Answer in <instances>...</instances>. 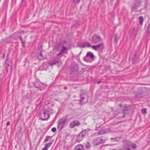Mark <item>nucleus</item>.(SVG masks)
<instances>
[{"instance_id":"1","label":"nucleus","mask_w":150,"mask_h":150,"mask_svg":"<svg viewBox=\"0 0 150 150\" xmlns=\"http://www.w3.org/2000/svg\"><path fill=\"white\" fill-rule=\"evenodd\" d=\"M89 130V129H85L82 131L78 135L76 136V139L75 142L76 143H79L81 141L85 136L88 134L87 130Z\"/></svg>"},{"instance_id":"2","label":"nucleus","mask_w":150,"mask_h":150,"mask_svg":"<svg viewBox=\"0 0 150 150\" xmlns=\"http://www.w3.org/2000/svg\"><path fill=\"white\" fill-rule=\"evenodd\" d=\"M80 96L81 98L79 100L80 104H84L87 102L88 96L86 92L84 91L82 92L80 94Z\"/></svg>"},{"instance_id":"3","label":"nucleus","mask_w":150,"mask_h":150,"mask_svg":"<svg viewBox=\"0 0 150 150\" xmlns=\"http://www.w3.org/2000/svg\"><path fill=\"white\" fill-rule=\"evenodd\" d=\"M33 83L36 88H40V90L41 91L42 89H45L47 86L46 85L42 83L38 79L36 80Z\"/></svg>"},{"instance_id":"4","label":"nucleus","mask_w":150,"mask_h":150,"mask_svg":"<svg viewBox=\"0 0 150 150\" xmlns=\"http://www.w3.org/2000/svg\"><path fill=\"white\" fill-rule=\"evenodd\" d=\"M66 120L65 118L63 117L59 120L58 122V127L62 129L64 127V125L66 122Z\"/></svg>"},{"instance_id":"5","label":"nucleus","mask_w":150,"mask_h":150,"mask_svg":"<svg viewBox=\"0 0 150 150\" xmlns=\"http://www.w3.org/2000/svg\"><path fill=\"white\" fill-rule=\"evenodd\" d=\"M71 71L72 72L77 71L78 70V66L77 63L72 62L70 67Z\"/></svg>"},{"instance_id":"6","label":"nucleus","mask_w":150,"mask_h":150,"mask_svg":"<svg viewBox=\"0 0 150 150\" xmlns=\"http://www.w3.org/2000/svg\"><path fill=\"white\" fill-rule=\"evenodd\" d=\"M141 3V1L139 0L135 1L132 6V10L133 11H136L139 6Z\"/></svg>"},{"instance_id":"7","label":"nucleus","mask_w":150,"mask_h":150,"mask_svg":"<svg viewBox=\"0 0 150 150\" xmlns=\"http://www.w3.org/2000/svg\"><path fill=\"white\" fill-rule=\"evenodd\" d=\"M68 48L67 47H65L64 45H63L62 48V49L57 54V56H60L61 57L63 56V54L65 53L67 54V52L68 51Z\"/></svg>"},{"instance_id":"8","label":"nucleus","mask_w":150,"mask_h":150,"mask_svg":"<svg viewBox=\"0 0 150 150\" xmlns=\"http://www.w3.org/2000/svg\"><path fill=\"white\" fill-rule=\"evenodd\" d=\"M88 58L92 59L94 58V55L92 53L90 52H88L86 56L83 58V59L84 61L88 62H89L88 60Z\"/></svg>"},{"instance_id":"9","label":"nucleus","mask_w":150,"mask_h":150,"mask_svg":"<svg viewBox=\"0 0 150 150\" xmlns=\"http://www.w3.org/2000/svg\"><path fill=\"white\" fill-rule=\"evenodd\" d=\"M80 125V122L77 120H75L71 122L69 124V127L72 128Z\"/></svg>"},{"instance_id":"10","label":"nucleus","mask_w":150,"mask_h":150,"mask_svg":"<svg viewBox=\"0 0 150 150\" xmlns=\"http://www.w3.org/2000/svg\"><path fill=\"white\" fill-rule=\"evenodd\" d=\"M103 48V43L94 45V50L98 51L102 50Z\"/></svg>"},{"instance_id":"11","label":"nucleus","mask_w":150,"mask_h":150,"mask_svg":"<svg viewBox=\"0 0 150 150\" xmlns=\"http://www.w3.org/2000/svg\"><path fill=\"white\" fill-rule=\"evenodd\" d=\"M123 146H127L128 147L131 146L132 143L129 141L125 139L122 140Z\"/></svg>"},{"instance_id":"12","label":"nucleus","mask_w":150,"mask_h":150,"mask_svg":"<svg viewBox=\"0 0 150 150\" xmlns=\"http://www.w3.org/2000/svg\"><path fill=\"white\" fill-rule=\"evenodd\" d=\"M110 132V129L108 128L103 129L99 131L97 134L99 135H102L103 134L108 133Z\"/></svg>"},{"instance_id":"13","label":"nucleus","mask_w":150,"mask_h":150,"mask_svg":"<svg viewBox=\"0 0 150 150\" xmlns=\"http://www.w3.org/2000/svg\"><path fill=\"white\" fill-rule=\"evenodd\" d=\"M79 46L81 48L89 47H91V45L89 42H86L81 44L79 45Z\"/></svg>"},{"instance_id":"14","label":"nucleus","mask_w":150,"mask_h":150,"mask_svg":"<svg viewBox=\"0 0 150 150\" xmlns=\"http://www.w3.org/2000/svg\"><path fill=\"white\" fill-rule=\"evenodd\" d=\"M53 142V140H52L51 142L46 143L45 147L42 148V150H47L48 148L51 146Z\"/></svg>"},{"instance_id":"15","label":"nucleus","mask_w":150,"mask_h":150,"mask_svg":"<svg viewBox=\"0 0 150 150\" xmlns=\"http://www.w3.org/2000/svg\"><path fill=\"white\" fill-rule=\"evenodd\" d=\"M44 116L45 117L44 118H41V119L43 120H48L49 117L50 115L48 112L44 111L43 113Z\"/></svg>"},{"instance_id":"16","label":"nucleus","mask_w":150,"mask_h":150,"mask_svg":"<svg viewBox=\"0 0 150 150\" xmlns=\"http://www.w3.org/2000/svg\"><path fill=\"white\" fill-rule=\"evenodd\" d=\"M102 40L101 37L94 35V43H97Z\"/></svg>"},{"instance_id":"17","label":"nucleus","mask_w":150,"mask_h":150,"mask_svg":"<svg viewBox=\"0 0 150 150\" xmlns=\"http://www.w3.org/2000/svg\"><path fill=\"white\" fill-rule=\"evenodd\" d=\"M110 139L113 142H119L121 140V137H117L115 138H111Z\"/></svg>"},{"instance_id":"18","label":"nucleus","mask_w":150,"mask_h":150,"mask_svg":"<svg viewBox=\"0 0 150 150\" xmlns=\"http://www.w3.org/2000/svg\"><path fill=\"white\" fill-rule=\"evenodd\" d=\"M75 148L76 150H83V146L81 144H78L75 146Z\"/></svg>"},{"instance_id":"19","label":"nucleus","mask_w":150,"mask_h":150,"mask_svg":"<svg viewBox=\"0 0 150 150\" xmlns=\"http://www.w3.org/2000/svg\"><path fill=\"white\" fill-rule=\"evenodd\" d=\"M103 137H102L101 138H98L97 139L98 140H100V141L99 142L98 144L105 142L108 139L107 138H105L104 139H102Z\"/></svg>"},{"instance_id":"20","label":"nucleus","mask_w":150,"mask_h":150,"mask_svg":"<svg viewBox=\"0 0 150 150\" xmlns=\"http://www.w3.org/2000/svg\"><path fill=\"white\" fill-rule=\"evenodd\" d=\"M38 59L39 60H43L44 59V57L42 54V53L41 50L40 51L39 54L38 55Z\"/></svg>"},{"instance_id":"21","label":"nucleus","mask_w":150,"mask_h":150,"mask_svg":"<svg viewBox=\"0 0 150 150\" xmlns=\"http://www.w3.org/2000/svg\"><path fill=\"white\" fill-rule=\"evenodd\" d=\"M52 137V136H46L44 139V142L46 143L48 142V141L50 140L51 139Z\"/></svg>"},{"instance_id":"22","label":"nucleus","mask_w":150,"mask_h":150,"mask_svg":"<svg viewBox=\"0 0 150 150\" xmlns=\"http://www.w3.org/2000/svg\"><path fill=\"white\" fill-rule=\"evenodd\" d=\"M122 112L124 114L123 116V117H124L125 116V114L128 112V109L126 107L124 108L122 110Z\"/></svg>"},{"instance_id":"23","label":"nucleus","mask_w":150,"mask_h":150,"mask_svg":"<svg viewBox=\"0 0 150 150\" xmlns=\"http://www.w3.org/2000/svg\"><path fill=\"white\" fill-rule=\"evenodd\" d=\"M59 62L55 60H53L52 62L49 63V65L52 66L53 65L57 63H58Z\"/></svg>"},{"instance_id":"24","label":"nucleus","mask_w":150,"mask_h":150,"mask_svg":"<svg viewBox=\"0 0 150 150\" xmlns=\"http://www.w3.org/2000/svg\"><path fill=\"white\" fill-rule=\"evenodd\" d=\"M118 150H132L129 147L126 146H124L122 148H121Z\"/></svg>"},{"instance_id":"25","label":"nucleus","mask_w":150,"mask_h":150,"mask_svg":"<svg viewBox=\"0 0 150 150\" xmlns=\"http://www.w3.org/2000/svg\"><path fill=\"white\" fill-rule=\"evenodd\" d=\"M139 23L141 25H142L144 21V18L142 16H140L139 17Z\"/></svg>"},{"instance_id":"26","label":"nucleus","mask_w":150,"mask_h":150,"mask_svg":"<svg viewBox=\"0 0 150 150\" xmlns=\"http://www.w3.org/2000/svg\"><path fill=\"white\" fill-rule=\"evenodd\" d=\"M4 66L6 68V70L7 71H8V67H9L10 66V65L9 64H8L7 62V61H5V62L4 63Z\"/></svg>"},{"instance_id":"27","label":"nucleus","mask_w":150,"mask_h":150,"mask_svg":"<svg viewBox=\"0 0 150 150\" xmlns=\"http://www.w3.org/2000/svg\"><path fill=\"white\" fill-rule=\"evenodd\" d=\"M85 146L86 147L87 149L90 148L91 147V144L89 142H87L85 144Z\"/></svg>"},{"instance_id":"28","label":"nucleus","mask_w":150,"mask_h":150,"mask_svg":"<svg viewBox=\"0 0 150 150\" xmlns=\"http://www.w3.org/2000/svg\"><path fill=\"white\" fill-rule=\"evenodd\" d=\"M146 31L148 33H150V24H149L148 25L146 29Z\"/></svg>"},{"instance_id":"29","label":"nucleus","mask_w":150,"mask_h":150,"mask_svg":"<svg viewBox=\"0 0 150 150\" xmlns=\"http://www.w3.org/2000/svg\"><path fill=\"white\" fill-rule=\"evenodd\" d=\"M19 38L20 39V40L21 41V43L23 44V46H24L25 42L23 40L21 36H20Z\"/></svg>"},{"instance_id":"30","label":"nucleus","mask_w":150,"mask_h":150,"mask_svg":"<svg viewBox=\"0 0 150 150\" xmlns=\"http://www.w3.org/2000/svg\"><path fill=\"white\" fill-rule=\"evenodd\" d=\"M142 112L143 114H146L147 113V110L145 108H143L142 110Z\"/></svg>"},{"instance_id":"31","label":"nucleus","mask_w":150,"mask_h":150,"mask_svg":"<svg viewBox=\"0 0 150 150\" xmlns=\"http://www.w3.org/2000/svg\"><path fill=\"white\" fill-rule=\"evenodd\" d=\"M132 148L134 149H136V145L135 144H132L131 146Z\"/></svg>"},{"instance_id":"32","label":"nucleus","mask_w":150,"mask_h":150,"mask_svg":"<svg viewBox=\"0 0 150 150\" xmlns=\"http://www.w3.org/2000/svg\"><path fill=\"white\" fill-rule=\"evenodd\" d=\"M56 128L55 127H53L52 129V131L53 132H55L56 131Z\"/></svg>"},{"instance_id":"33","label":"nucleus","mask_w":150,"mask_h":150,"mask_svg":"<svg viewBox=\"0 0 150 150\" xmlns=\"http://www.w3.org/2000/svg\"><path fill=\"white\" fill-rule=\"evenodd\" d=\"M114 41L116 43L117 42L118 40L117 39V36L116 35H115V37Z\"/></svg>"},{"instance_id":"34","label":"nucleus","mask_w":150,"mask_h":150,"mask_svg":"<svg viewBox=\"0 0 150 150\" xmlns=\"http://www.w3.org/2000/svg\"><path fill=\"white\" fill-rule=\"evenodd\" d=\"M10 122L9 121H8L7 122V124H6V125L7 126H8V125H10Z\"/></svg>"},{"instance_id":"35","label":"nucleus","mask_w":150,"mask_h":150,"mask_svg":"<svg viewBox=\"0 0 150 150\" xmlns=\"http://www.w3.org/2000/svg\"><path fill=\"white\" fill-rule=\"evenodd\" d=\"M5 54L4 53V54H3V59H4V58L5 57Z\"/></svg>"},{"instance_id":"36","label":"nucleus","mask_w":150,"mask_h":150,"mask_svg":"<svg viewBox=\"0 0 150 150\" xmlns=\"http://www.w3.org/2000/svg\"><path fill=\"white\" fill-rule=\"evenodd\" d=\"M64 89L65 90H66L67 89V87L65 86V87H64Z\"/></svg>"},{"instance_id":"37","label":"nucleus","mask_w":150,"mask_h":150,"mask_svg":"<svg viewBox=\"0 0 150 150\" xmlns=\"http://www.w3.org/2000/svg\"><path fill=\"white\" fill-rule=\"evenodd\" d=\"M91 47L93 49H94V45H92L91 46Z\"/></svg>"},{"instance_id":"38","label":"nucleus","mask_w":150,"mask_h":150,"mask_svg":"<svg viewBox=\"0 0 150 150\" xmlns=\"http://www.w3.org/2000/svg\"><path fill=\"white\" fill-rule=\"evenodd\" d=\"M101 82V81H99L98 82V84H99V83H100Z\"/></svg>"},{"instance_id":"39","label":"nucleus","mask_w":150,"mask_h":150,"mask_svg":"<svg viewBox=\"0 0 150 150\" xmlns=\"http://www.w3.org/2000/svg\"><path fill=\"white\" fill-rule=\"evenodd\" d=\"M80 0H78L77 1V3H79V2Z\"/></svg>"},{"instance_id":"40","label":"nucleus","mask_w":150,"mask_h":150,"mask_svg":"<svg viewBox=\"0 0 150 150\" xmlns=\"http://www.w3.org/2000/svg\"><path fill=\"white\" fill-rule=\"evenodd\" d=\"M96 130H98V128H96Z\"/></svg>"},{"instance_id":"41","label":"nucleus","mask_w":150,"mask_h":150,"mask_svg":"<svg viewBox=\"0 0 150 150\" xmlns=\"http://www.w3.org/2000/svg\"><path fill=\"white\" fill-rule=\"evenodd\" d=\"M113 0H110V1H113Z\"/></svg>"},{"instance_id":"42","label":"nucleus","mask_w":150,"mask_h":150,"mask_svg":"<svg viewBox=\"0 0 150 150\" xmlns=\"http://www.w3.org/2000/svg\"><path fill=\"white\" fill-rule=\"evenodd\" d=\"M112 150H117L116 149H112Z\"/></svg>"},{"instance_id":"43","label":"nucleus","mask_w":150,"mask_h":150,"mask_svg":"<svg viewBox=\"0 0 150 150\" xmlns=\"http://www.w3.org/2000/svg\"><path fill=\"white\" fill-rule=\"evenodd\" d=\"M98 144H96V145H98Z\"/></svg>"}]
</instances>
